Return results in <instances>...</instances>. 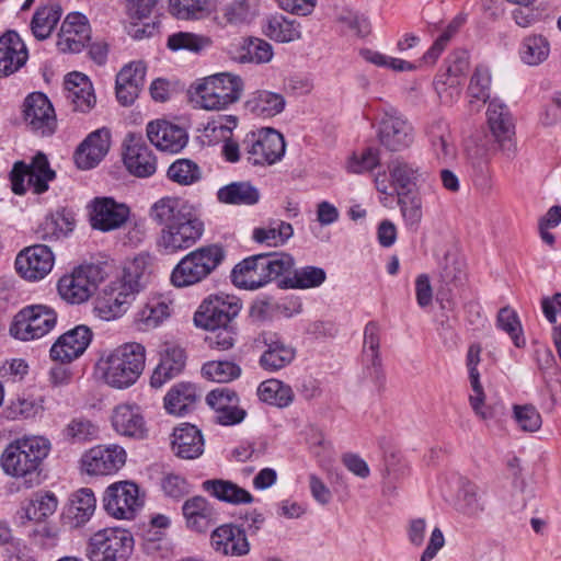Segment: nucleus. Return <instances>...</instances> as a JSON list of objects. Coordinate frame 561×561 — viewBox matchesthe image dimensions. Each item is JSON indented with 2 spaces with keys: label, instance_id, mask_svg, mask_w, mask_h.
Returning a JSON list of instances; mask_svg holds the SVG:
<instances>
[{
  "label": "nucleus",
  "instance_id": "obj_1",
  "mask_svg": "<svg viewBox=\"0 0 561 561\" xmlns=\"http://www.w3.org/2000/svg\"><path fill=\"white\" fill-rule=\"evenodd\" d=\"M148 216L160 227L156 247L164 255H173L192 248L205 231L204 221L179 197L159 198L150 206Z\"/></svg>",
  "mask_w": 561,
  "mask_h": 561
},
{
  "label": "nucleus",
  "instance_id": "obj_44",
  "mask_svg": "<svg viewBox=\"0 0 561 561\" xmlns=\"http://www.w3.org/2000/svg\"><path fill=\"white\" fill-rule=\"evenodd\" d=\"M57 505L58 500L54 493L36 492L23 505L21 518H26L30 522H43L55 513Z\"/></svg>",
  "mask_w": 561,
  "mask_h": 561
},
{
  "label": "nucleus",
  "instance_id": "obj_52",
  "mask_svg": "<svg viewBox=\"0 0 561 561\" xmlns=\"http://www.w3.org/2000/svg\"><path fill=\"white\" fill-rule=\"evenodd\" d=\"M398 205L405 226L416 230L423 218V201L419 193L398 192Z\"/></svg>",
  "mask_w": 561,
  "mask_h": 561
},
{
  "label": "nucleus",
  "instance_id": "obj_17",
  "mask_svg": "<svg viewBox=\"0 0 561 561\" xmlns=\"http://www.w3.org/2000/svg\"><path fill=\"white\" fill-rule=\"evenodd\" d=\"M23 116L30 129L42 137L56 131L57 119L49 99L42 92H33L23 104Z\"/></svg>",
  "mask_w": 561,
  "mask_h": 561
},
{
  "label": "nucleus",
  "instance_id": "obj_29",
  "mask_svg": "<svg viewBox=\"0 0 561 561\" xmlns=\"http://www.w3.org/2000/svg\"><path fill=\"white\" fill-rule=\"evenodd\" d=\"M111 146V133L107 128L92 131L77 148L75 161L79 169L89 170L98 165L106 156Z\"/></svg>",
  "mask_w": 561,
  "mask_h": 561
},
{
  "label": "nucleus",
  "instance_id": "obj_41",
  "mask_svg": "<svg viewBox=\"0 0 561 561\" xmlns=\"http://www.w3.org/2000/svg\"><path fill=\"white\" fill-rule=\"evenodd\" d=\"M217 201L226 205L253 206L261 199L260 190L249 181H236L221 186Z\"/></svg>",
  "mask_w": 561,
  "mask_h": 561
},
{
  "label": "nucleus",
  "instance_id": "obj_18",
  "mask_svg": "<svg viewBox=\"0 0 561 561\" xmlns=\"http://www.w3.org/2000/svg\"><path fill=\"white\" fill-rule=\"evenodd\" d=\"M488 125L499 144L501 150L507 156H514L516 145L514 142L515 125L512 114L502 101L492 99L486 110Z\"/></svg>",
  "mask_w": 561,
  "mask_h": 561
},
{
  "label": "nucleus",
  "instance_id": "obj_56",
  "mask_svg": "<svg viewBox=\"0 0 561 561\" xmlns=\"http://www.w3.org/2000/svg\"><path fill=\"white\" fill-rule=\"evenodd\" d=\"M203 376L215 382H230L241 375V367L229 360H211L202 367Z\"/></svg>",
  "mask_w": 561,
  "mask_h": 561
},
{
  "label": "nucleus",
  "instance_id": "obj_9",
  "mask_svg": "<svg viewBox=\"0 0 561 561\" xmlns=\"http://www.w3.org/2000/svg\"><path fill=\"white\" fill-rule=\"evenodd\" d=\"M57 323L56 311L45 305L27 306L20 310L10 327V333L21 341L41 339Z\"/></svg>",
  "mask_w": 561,
  "mask_h": 561
},
{
  "label": "nucleus",
  "instance_id": "obj_22",
  "mask_svg": "<svg viewBox=\"0 0 561 561\" xmlns=\"http://www.w3.org/2000/svg\"><path fill=\"white\" fill-rule=\"evenodd\" d=\"M124 164L138 178H149L156 173L157 159L140 136L129 134L124 144Z\"/></svg>",
  "mask_w": 561,
  "mask_h": 561
},
{
  "label": "nucleus",
  "instance_id": "obj_4",
  "mask_svg": "<svg viewBox=\"0 0 561 561\" xmlns=\"http://www.w3.org/2000/svg\"><path fill=\"white\" fill-rule=\"evenodd\" d=\"M145 365V346L137 342H129L102 356L98 368L107 386L114 389H127L137 382Z\"/></svg>",
  "mask_w": 561,
  "mask_h": 561
},
{
  "label": "nucleus",
  "instance_id": "obj_59",
  "mask_svg": "<svg viewBox=\"0 0 561 561\" xmlns=\"http://www.w3.org/2000/svg\"><path fill=\"white\" fill-rule=\"evenodd\" d=\"M208 334L205 342L209 348L216 351H228L232 348L237 342L238 328L237 324L218 325V328L206 329Z\"/></svg>",
  "mask_w": 561,
  "mask_h": 561
},
{
  "label": "nucleus",
  "instance_id": "obj_30",
  "mask_svg": "<svg viewBox=\"0 0 561 561\" xmlns=\"http://www.w3.org/2000/svg\"><path fill=\"white\" fill-rule=\"evenodd\" d=\"M27 59L26 45L15 31H8L0 36V70L2 76L8 77L19 71Z\"/></svg>",
  "mask_w": 561,
  "mask_h": 561
},
{
  "label": "nucleus",
  "instance_id": "obj_10",
  "mask_svg": "<svg viewBox=\"0 0 561 561\" xmlns=\"http://www.w3.org/2000/svg\"><path fill=\"white\" fill-rule=\"evenodd\" d=\"M284 136L273 128L261 129L247 135L243 151L252 165H272L285 154Z\"/></svg>",
  "mask_w": 561,
  "mask_h": 561
},
{
  "label": "nucleus",
  "instance_id": "obj_33",
  "mask_svg": "<svg viewBox=\"0 0 561 561\" xmlns=\"http://www.w3.org/2000/svg\"><path fill=\"white\" fill-rule=\"evenodd\" d=\"M66 100L73 112L88 113L95 105L92 84L85 75L71 72L65 80Z\"/></svg>",
  "mask_w": 561,
  "mask_h": 561
},
{
  "label": "nucleus",
  "instance_id": "obj_25",
  "mask_svg": "<svg viewBox=\"0 0 561 561\" xmlns=\"http://www.w3.org/2000/svg\"><path fill=\"white\" fill-rule=\"evenodd\" d=\"M182 514L187 529L207 533L218 520L219 513L206 497L194 495L184 501Z\"/></svg>",
  "mask_w": 561,
  "mask_h": 561
},
{
  "label": "nucleus",
  "instance_id": "obj_45",
  "mask_svg": "<svg viewBox=\"0 0 561 561\" xmlns=\"http://www.w3.org/2000/svg\"><path fill=\"white\" fill-rule=\"evenodd\" d=\"M264 34L273 41L288 43L300 38V25L282 14L271 15L263 25Z\"/></svg>",
  "mask_w": 561,
  "mask_h": 561
},
{
  "label": "nucleus",
  "instance_id": "obj_32",
  "mask_svg": "<svg viewBox=\"0 0 561 561\" xmlns=\"http://www.w3.org/2000/svg\"><path fill=\"white\" fill-rule=\"evenodd\" d=\"M186 365V353L180 346H168L160 354L157 367L150 377V386L159 389L182 374Z\"/></svg>",
  "mask_w": 561,
  "mask_h": 561
},
{
  "label": "nucleus",
  "instance_id": "obj_37",
  "mask_svg": "<svg viewBox=\"0 0 561 561\" xmlns=\"http://www.w3.org/2000/svg\"><path fill=\"white\" fill-rule=\"evenodd\" d=\"M391 184L398 192L411 193L413 187L425 182L427 173L415 162L402 158L393 159L388 164Z\"/></svg>",
  "mask_w": 561,
  "mask_h": 561
},
{
  "label": "nucleus",
  "instance_id": "obj_58",
  "mask_svg": "<svg viewBox=\"0 0 561 561\" xmlns=\"http://www.w3.org/2000/svg\"><path fill=\"white\" fill-rule=\"evenodd\" d=\"M209 45L207 37L191 32H175L168 36L167 47L172 51L188 50L199 53Z\"/></svg>",
  "mask_w": 561,
  "mask_h": 561
},
{
  "label": "nucleus",
  "instance_id": "obj_14",
  "mask_svg": "<svg viewBox=\"0 0 561 561\" xmlns=\"http://www.w3.org/2000/svg\"><path fill=\"white\" fill-rule=\"evenodd\" d=\"M55 255L45 244H34L21 250L15 257L16 273L25 280L44 279L53 270Z\"/></svg>",
  "mask_w": 561,
  "mask_h": 561
},
{
  "label": "nucleus",
  "instance_id": "obj_13",
  "mask_svg": "<svg viewBox=\"0 0 561 561\" xmlns=\"http://www.w3.org/2000/svg\"><path fill=\"white\" fill-rule=\"evenodd\" d=\"M377 137L380 145L387 150L403 151L413 144V127L403 115L391 108L381 116Z\"/></svg>",
  "mask_w": 561,
  "mask_h": 561
},
{
  "label": "nucleus",
  "instance_id": "obj_11",
  "mask_svg": "<svg viewBox=\"0 0 561 561\" xmlns=\"http://www.w3.org/2000/svg\"><path fill=\"white\" fill-rule=\"evenodd\" d=\"M242 308L241 300L234 295L217 294L205 299L194 314V322L204 329L234 324Z\"/></svg>",
  "mask_w": 561,
  "mask_h": 561
},
{
  "label": "nucleus",
  "instance_id": "obj_47",
  "mask_svg": "<svg viewBox=\"0 0 561 561\" xmlns=\"http://www.w3.org/2000/svg\"><path fill=\"white\" fill-rule=\"evenodd\" d=\"M432 150L436 158L442 161L451 159L455 156V148L450 140L448 124L443 119L434 121L426 130Z\"/></svg>",
  "mask_w": 561,
  "mask_h": 561
},
{
  "label": "nucleus",
  "instance_id": "obj_39",
  "mask_svg": "<svg viewBox=\"0 0 561 561\" xmlns=\"http://www.w3.org/2000/svg\"><path fill=\"white\" fill-rule=\"evenodd\" d=\"M135 296L128 288L121 287V284L113 282L104 290V296L99 299L96 310L105 320L116 319L127 310Z\"/></svg>",
  "mask_w": 561,
  "mask_h": 561
},
{
  "label": "nucleus",
  "instance_id": "obj_60",
  "mask_svg": "<svg viewBox=\"0 0 561 561\" xmlns=\"http://www.w3.org/2000/svg\"><path fill=\"white\" fill-rule=\"evenodd\" d=\"M256 0H234L224 8V18L229 24H243L256 14Z\"/></svg>",
  "mask_w": 561,
  "mask_h": 561
},
{
  "label": "nucleus",
  "instance_id": "obj_5",
  "mask_svg": "<svg viewBox=\"0 0 561 561\" xmlns=\"http://www.w3.org/2000/svg\"><path fill=\"white\" fill-rule=\"evenodd\" d=\"M242 90L243 82L239 76L221 72L198 79L188 92L198 107L221 111L238 102Z\"/></svg>",
  "mask_w": 561,
  "mask_h": 561
},
{
  "label": "nucleus",
  "instance_id": "obj_23",
  "mask_svg": "<svg viewBox=\"0 0 561 561\" xmlns=\"http://www.w3.org/2000/svg\"><path fill=\"white\" fill-rule=\"evenodd\" d=\"M91 39V26L85 15L69 13L61 23L57 47L61 53H80Z\"/></svg>",
  "mask_w": 561,
  "mask_h": 561
},
{
  "label": "nucleus",
  "instance_id": "obj_46",
  "mask_svg": "<svg viewBox=\"0 0 561 561\" xmlns=\"http://www.w3.org/2000/svg\"><path fill=\"white\" fill-rule=\"evenodd\" d=\"M171 314L170 305L161 299L148 301L135 317V323L140 331H149L159 327Z\"/></svg>",
  "mask_w": 561,
  "mask_h": 561
},
{
  "label": "nucleus",
  "instance_id": "obj_31",
  "mask_svg": "<svg viewBox=\"0 0 561 561\" xmlns=\"http://www.w3.org/2000/svg\"><path fill=\"white\" fill-rule=\"evenodd\" d=\"M262 336L266 350L261 355L259 363L264 370L276 371L294 360L295 348L286 344L277 333L265 332Z\"/></svg>",
  "mask_w": 561,
  "mask_h": 561
},
{
  "label": "nucleus",
  "instance_id": "obj_3",
  "mask_svg": "<svg viewBox=\"0 0 561 561\" xmlns=\"http://www.w3.org/2000/svg\"><path fill=\"white\" fill-rule=\"evenodd\" d=\"M294 266V257L286 252L254 254L239 262L230 278L240 289L256 290L288 274Z\"/></svg>",
  "mask_w": 561,
  "mask_h": 561
},
{
  "label": "nucleus",
  "instance_id": "obj_43",
  "mask_svg": "<svg viewBox=\"0 0 561 561\" xmlns=\"http://www.w3.org/2000/svg\"><path fill=\"white\" fill-rule=\"evenodd\" d=\"M75 221L64 211L47 215L35 230L37 239L42 241H57L67 237L73 230Z\"/></svg>",
  "mask_w": 561,
  "mask_h": 561
},
{
  "label": "nucleus",
  "instance_id": "obj_16",
  "mask_svg": "<svg viewBox=\"0 0 561 561\" xmlns=\"http://www.w3.org/2000/svg\"><path fill=\"white\" fill-rule=\"evenodd\" d=\"M125 449L116 444L98 445L81 457V468L90 476H107L117 472L126 462Z\"/></svg>",
  "mask_w": 561,
  "mask_h": 561
},
{
  "label": "nucleus",
  "instance_id": "obj_20",
  "mask_svg": "<svg viewBox=\"0 0 561 561\" xmlns=\"http://www.w3.org/2000/svg\"><path fill=\"white\" fill-rule=\"evenodd\" d=\"M90 208L91 227L104 232L121 228L129 217V208L112 197H95Z\"/></svg>",
  "mask_w": 561,
  "mask_h": 561
},
{
  "label": "nucleus",
  "instance_id": "obj_6",
  "mask_svg": "<svg viewBox=\"0 0 561 561\" xmlns=\"http://www.w3.org/2000/svg\"><path fill=\"white\" fill-rule=\"evenodd\" d=\"M225 257L226 252L220 244L199 247L183 256L174 266L171 283L178 288L198 284L214 273Z\"/></svg>",
  "mask_w": 561,
  "mask_h": 561
},
{
  "label": "nucleus",
  "instance_id": "obj_51",
  "mask_svg": "<svg viewBox=\"0 0 561 561\" xmlns=\"http://www.w3.org/2000/svg\"><path fill=\"white\" fill-rule=\"evenodd\" d=\"M325 279L327 273L322 267L308 265L295 270L284 284L286 288L309 289L321 286Z\"/></svg>",
  "mask_w": 561,
  "mask_h": 561
},
{
  "label": "nucleus",
  "instance_id": "obj_54",
  "mask_svg": "<svg viewBox=\"0 0 561 561\" xmlns=\"http://www.w3.org/2000/svg\"><path fill=\"white\" fill-rule=\"evenodd\" d=\"M550 53V44L542 35H530L524 38L520 46L522 60L530 66H536L546 60Z\"/></svg>",
  "mask_w": 561,
  "mask_h": 561
},
{
  "label": "nucleus",
  "instance_id": "obj_61",
  "mask_svg": "<svg viewBox=\"0 0 561 561\" xmlns=\"http://www.w3.org/2000/svg\"><path fill=\"white\" fill-rule=\"evenodd\" d=\"M209 0H169L170 13L179 20H196L207 11Z\"/></svg>",
  "mask_w": 561,
  "mask_h": 561
},
{
  "label": "nucleus",
  "instance_id": "obj_40",
  "mask_svg": "<svg viewBox=\"0 0 561 561\" xmlns=\"http://www.w3.org/2000/svg\"><path fill=\"white\" fill-rule=\"evenodd\" d=\"M202 490L216 500L231 505L250 504L253 495L239 484L225 479H208L203 481Z\"/></svg>",
  "mask_w": 561,
  "mask_h": 561
},
{
  "label": "nucleus",
  "instance_id": "obj_19",
  "mask_svg": "<svg viewBox=\"0 0 561 561\" xmlns=\"http://www.w3.org/2000/svg\"><path fill=\"white\" fill-rule=\"evenodd\" d=\"M146 131L149 141L162 152L179 153L188 142L186 129L167 119L149 122Z\"/></svg>",
  "mask_w": 561,
  "mask_h": 561
},
{
  "label": "nucleus",
  "instance_id": "obj_48",
  "mask_svg": "<svg viewBox=\"0 0 561 561\" xmlns=\"http://www.w3.org/2000/svg\"><path fill=\"white\" fill-rule=\"evenodd\" d=\"M60 18L61 9L59 5L53 4L38 8L31 20L30 27L32 34L38 41L48 38Z\"/></svg>",
  "mask_w": 561,
  "mask_h": 561
},
{
  "label": "nucleus",
  "instance_id": "obj_21",
  "mask_svg": "<svg viewBox=\"0 0 561 561\" xmlns=\"http://www.w3.org/2000/svg\"><path fill=\"white\" fill-rule=\"evenodd\" d=\"M93 337L91 329L80 324L61 334L50 347V357L62 364L71 363L80 357Z\"/></svg>",
  "mask_w": 561,
  "mask_h": 561
},
{
  "label": "nucleus",
  "instance_id": "obj_64",
  "mask_svg": "<svg viewBox=\"0 0 561 561\" xmlns=\"http://www.w3.org/2000/svg\"><path fill=\"white\" fill-rule=\"evenodd\" d=\"M380 164V152L378 148L367 147L357 156L353 154L347 163V169L352 173L370 172Z\"/></svg>",
  "mask_w": 561,
  "mask_h": 561
},
{
  "label": "nucleus",
  "instance_id": "obj_24",
  "mask_svg": "<svg viewBox=\"0 0 561 561\" xmlns=\"http://www.w3.org/2000/svg\"><path fill=\"white\" fill-rule=\"evenodd\" d=\"M211 548L225 557H244L250 552V542L245 530L236 524L227 523L210 534Z\"/></svg>",
  "mask_w": 561,
  "mask_h": 561
},
{
  "label": "nucleus",
  "instance_id": "obj_8",
  "mask_svg": "<svg viewBox=\"0 0 561 561\" xmlns=\"http://www.w3.org/2000/svg\"><path fill=\"white\" fill-rule=\"evenodd\" d=\"M55 175L47 157L38 152L30 164L23 161L14 163L10 173L12 191L18 195L24 194L27 188L35 194L45 193L48 190V183L55 179Z\"/></svg>",
  "mask_w": 561,
  "mask_h": 561
},
{
  "label": "nucleus",
  "instance_id": "obj_38",
  "mask_svg": "<svg viewBox=\"0 0 561 561\" xmlns=\"http://www.w3.org/2000/svg\"><path fill=\"white\" fill-rule=\"evenodd\" d=\"M480 353L481 347L478 344L470 345L467 353V367L469 371L470 385L473 391V393L469 397V402L476 415L482 420H489L492 417V412L491 409L484 405L485 394L480 382V373L478 370Z\"/></svg>",
  "mask_w": 561,
  "mask_h": 561
},
{
  "label": "nucleus",
  "instance_id": "obj_42",
  "mask_svg": "<svg viewBox=\"0 0 561 561\" xmlns=\"http://www.w3.org/2000/svg\"><path fill=\"white\" fill-rule=\"evenodd\" d=\"M197 389L192 382L175 383L164 397V409L174 415H184L195 404Z\"/></svg>",
  "mask_w": 561,
  "mask_h": 561
},
{
  "label": "nucleus",
  "instance_id": "obj_63",
  "mask_svg": "<svg viewBox=\"0 0 561 561\" xmlns=\"http://www.w3.org/2000/svg\"><path fill=\"white\" fill-rule=\"evenodd\" d=\"M459 507L460 511L469 517H478L482 514L484 511V501L474 484L468 483L462 488Z\"/></svg>",
  "mask_w": 561,
  "mask_h": 561
},
{
  "label": "nucleus",
  "instance_id": "obj_62",
  "mask_svg": "<svg viewBox=\"0 0 561 561\" xmlns=\"http://www.w3.org/2000/svg\"><path fill=\"white\" fill-rule=\"evenodd\" d=\"M62 435L72 444L85 443L96 438L98 427L90 420L76 417L67 424Z\"/></svg>",
  "mask_w": 561,
  "mask_h": 561
},
{
  "label": "nucleus",
  "instance_id": "obj_26",
  "mask_svg": "<svg viewBox=\"0 0 561 561\" xmlns=\"http://www.w3.org/2000/svg\"><path fill=\"white\" fill-rule=\"evenodd\" d=\"M96 507V499L89 488H82L73 492L61 514L62 525L73 529L85 525L93 516Z\"/></svg>",
  "mask_w": 561,
  "mask_h": 561
},
{
  "label": "nucleus",
  "instance_id": "obj_34",
  "mask_svg": "<svg viewBox=\"0 0 561 561\" xmlns=\"http://www.w3.org/2000/svg\"><path fill=\"white\" fill-rule=\"evenodd\" d=\"M204 445L203 434L195 425L183 423L173 430L171 447L179 458H198L204 453Z\"/></svg>",
  "mask_w": 561,
  "mask_h": 561
},
{
  "label": "nucleus",
  "instance_id": "obj_15",
  "mask_svg": "<svg viewBox=\"0 0 561 561\" xmlns=\"http://www.w3.org/2000/svg\"><path fill=\"white\" fill-rule=\"evenodd\" d=\"M469 69V55L466 50L453 51L446 60V70L438 75L434 87L444 102L453 103L461 93L462 78Z\"/></svg>",
  "mask_w": 561,
  "mask_h": 561
},
{
  "label": "nucleus",
  "instance_id": "obj_49",
  "mask_svg": "<svg viewBox=\"0 0 561 561\" xmlns=\"http://www.w3.org/2000/svg\"><path fill=\"white\" fill-rule=\"evenodd\" d=\"M261 401L278 408L288 407L294 400V391L290 386L278 379H267L257 388Z\"/></svg>",
  "mask_w": 561,
  "mask_h": 561
},
{
  "label": "nucleus",
  "instance_id": "obj_28",
  "mask_svg": "<svg viewBox=\"0 0 561 561\" xmlns=\"http://www.w3.org/2000/svg\"><path fill=\"white\" fill-rule=\"evenodd\" d=\"M146 65L142 61H131L121 69L116 76V98L124 106L131 105L145 85Z\"/></svg>",
  "mask_w": 561,
  "mask_h": 561
},
{
  "label": "nucleus",
  "instance_id": "obj_57",
  "mask_svg": "<svg viewBox=\"0 0 561 561\" xmlns=\"http://www.w3.org/2000/svg\"><path fill=\"white\" fill-rule=\"evenodd\" d=\"M491 81L490 69L483 65L477 66L468 85L470 104L474 102L484 104L490 99Z\"/></svg>",
  "mask_w": 561,
  "mask_h": 561
},
{
  "label": "nucleus",
  "instance_id": "obj_27",
  "mask_svg": "<svg viewBox=\"0 0 561 561\" xmlns=\"http://www.w3.org/2000/svg\"><path fill=\"white\" fill-rule=\"evenodd\" d=\"M92 271L91 266H80L71 274L64 275L57 285L60 297L72 305L87 301L95 289V283L90 278Z\"/></svg>",
  "mask_w": 561,
  "mask_h": 561
},
{
  "label": "nucleus",
  "instance_id": "obj_35",
  "mask_svg": "<svg viewBox=\"0 0 561 561\" xmlns=\"http://www.w3.org/2000/svg\"><path fill=\"white\" fill-rule=\"evenodd\" d=\"M151 271L152 256L147 252H141L125 262L122 277L116 282L121 284V287L128 288L130 293L137 295L149 282Z\"/></svg>",
  "mask_w": 561,
  "mask_h": 561
},
{
  "label": "nucleus",
  "instance_id": "obj_2",
  "mask_svg": "<svg viewBox=\"0 0 561 561\" xmlns=\"http://www.w3.org/2000/svg\"><path fill=\"white\" fill-rule=\"evenodd\" d=\"M50 448V442L43 436L16 438L2 451L0 466L5 474L33 488L42 481L43 462Z\"/></svg>",
  "mask_w": 561,
  "mask_h": 561
},
{
  "label": "nucleus",
  "instance_id": "obj_36",
  "mask_svg": "<svg viewBox=\"0 0 561 561\" xmlns=\"http://www.w3.org/2000/svg\"><path fill=\"white\" fill-rule=\"evenodd\" d=\"M114 430L123 436L142 439L147 428L140 408L136 404H119L112 415Z\"/></svg>",
  "mask_w": 561,
  "mask_h": 561
},
{
  "label": "nucleus",
  "instance_id": "obj_7",
  "mask_svg": "<svg viewBox=\"0 0 561 561\" xmlns=\"http://www.w3.org/2000/svg\"><path fill=\"white\" fill-rule=\"evenodd\" d=\"M134 550L133 534L121 527H106L94 533L87 546L90 561H128Z\"/></svg>",
  "mask_w": 561,
  "mask_h": 561
},
{
  "label": "nucleus",
  "instance_id": "obj_53",
  "mask_svg": "<svg viewBox=\"0 0 561 561\" xmlns=\"http://www.w3.org/2000/svg\"><path fill=\"white\" fill-rule=\"evenodd\" d=\"M496 327L507 333L516 347L523 348L526 346V339L519 317L510 306H505L499 310Z\"/></svg>",
  "mask_w": 561,
  "mask_h": 561
},
{
  "label": "nucleus",
  "instance_id": "obj_50",
  "mask_svg": "<svg viewBox=\"0 0 561 561\" xmlns=\"http://www.w3.org/2000/svg\"><path fill=\"white\" fill-rule=\"evenodd\" d=\"M251 112L262 117H273L285 107V99L282 94L262 90L253 94L248 101Z\"/></svg>",
  "mask_w": 561,
  "mask_h": 561
},
{
  "label": "nucleus",
  "instance_id": "obj_12",
  "mask_svg": "<svg viewBox=\"0 0 561 561\" xmlns=\"http://www.w3.org/2000/svg\"><path fill=\"white\" fill-rule=\"evenodd\" d=\"M142 504L139 488L131 481L112 483L103 494L105 512L116 519H133Z\"/></svg>",
  "mask_w": 561,
  "mask_h": 561
},
{
  "label": "nucleus",
  "instance_id": "obj_55",
  "mask_svg": "<svg viewBox=\"0 0 561 561\" xmlns=\"http://www.w3.org/2000/svg\"><path fill=\"white\" fill-rule=\"evenodd\" d=\"M167 176L179 185L187 186L201 180L202 170L193 160L178 159L169 167Z\"/></svg>",
  "mask_w": 561,
  "mask_h": 561
}]
</instances>
